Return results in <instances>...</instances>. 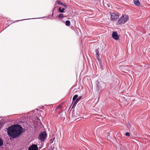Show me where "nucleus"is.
<instances>
[{
    "instance_id": "11",
    "label": "nucleus",
    "mask_w": 150,
    "mask_h": 150,
    "mask_svg": "<svg viewBox=\"0 0 150 150\" xmlns=\"http://www.w3.org/2000/svg\"><path fill=\"white\" fill-rule=\"evenodd\" d=\"M65 24L66 25L69 26L70 25V21L67 20L66 21Z\"/></svg>"
},
{
    "instance_id": "17",
    "label": "nucleus",
    "mask_w": 150,
    "mask_h": 150,
    "mask_svg": "<svg viewBox=\"0 0 150 150\" xmlns=\"http://www.w3.org/2000/svg\"><path fill=\"white\" fill-rule=\"evenodd\" d=\"M62 6L64 7L63 8L65 9L67 8V6L65 4H63Z\"/></svg>"
},
{
    "instance_id": "19",
    "label": "nucleus",
    "mask_w": 150,
    "mask_h": 150,
    "mask_svg": "<svg viewBox=\"0 0 150 150\" xmlns=\"http://www.w3.org/2000/svg\"><path fill=\"white\" fill-rule=\"evenodd\" d=\"M127 67H128V66H124V68L126 69H127L126 68Z\"/></svg>"
},
{
    "instance_id": "7",
    "label": "nucleus",
    "mask_w": 150,
    "mask_h": 150,
    "mask_svg": "<svg viewBox=\"0 0 150 150\" xmlns=\"http://www.w3.org/2000/svg\"><path fill=\"white\" fill-rule=\"evenodd\" d=\"M38 147L35 144H33L30 146L28 148V150H37Z\"/></svg>"
},
{
    "instance_id": "4",
    "label": "nucleus",
    "mask_w": 150,
    "mask_h": 150,
    "mask_svg": "<svg viewBox=\"0 0 150 150\" xmlns=\"http://www.w3.org/2000/svg\"><path fill=\"white\" fill-rule=\"evenodd\" d=\"M81 98V96H80L77 99L76 98V100L74 101H72V102L71 104V105H72V108H74L75 107L76 104L80 100Z\"/></svg>"
},
{
    "instance_id": "5",
    "label": "nucleus",
    "mask_w": 150,
    "mask_h": 150,
    "mask_svg": "<svg viewBox=\"0 0 150 150\" xmlns=\"http://www.w3.org/2000/svg\"><path fill=\"white\" fill-rule=\"evenodd\" d=\"M111 20L112 21H114L117 19L119 18V16L114 13H110Z\"/></svg>"
},
{
    "instance_id": "14",
    "label": "nucleus",
    "mask_w": 150,
    "mask_h": 150,
    "mask_svg": "<svg viewBox=\"0 0 150 150\" xmlns=\"http://www.w3.org/2000/svg\"><path fill=\"white\" fill-rule=\"evenodd\" d=\"M59 18H62L64 17V15L63 14H60L58 15Z\"/></svg>"
},
{
    "instance_id": "21",
    "label": "nucleus",
    "mask_w": 150,
    "mask_h": 150,
    "mask_svg": "<svg viewBox=\"0 0 150 150\" xmlns=\"http://www.w3.org/2000/svg\"><path fill=\"white\" fill-rule=\"evenodd\" d=\"M97 88H98V85H97Z\"/></svg>"
},
{
    "instance_id": "13",
    "label": "nucleus",
    "mask_w": 150,
    "mask_h": 150,
    "mask_svg": "<svg viewBox=\"0 0 150 150\" xmlns=\"http://www.w3.org/2000/svg\"><path fill=\"white\" fill-rule=\"evenodd\" d=\"M3 145V143L2 140L0 138V146Z\"/></svg>"
},
{
    "instance_id": "20",
    "label": "nucleus",
    "mask_w": 150,
    "mask_h": 150,
    "mask_svg": "<svg viewBox=\"0 0 150 150\" xmlns=\"http://www.w3.org/2000/svg\"><path fill=\"white\" fill-rule=\"evenodd\" d=\"M79 119V118H77L76 119V120H77V121H78V120H78Z\"/></svg>"
},
{
    "instance_id": "3",
    "label": "nucleus",
    "mask_w": 150,
    "mask_h": 150,
    "mask_svg": "<svg viewBox=\"0 0 150 150\" xmlns=\"http://www.w3.org/2000/svg\"><path fill=\"white\" fill-rule=\"evenodd\" d=\"M46 132H43L39 135V139L41 141H43L46 138Z\"/></svg>"
},
{
    "instance_id": "18",
    "label": "nucleus",
    "mask_w": 150,
    "mask_h": 150,
    "mask_svg": "<svg viewBox=\"0 0 150 150\" xmlns=\"http://www.w3.org/2000/svg\"><path fill=\"white\" fill-rule=\"evenodd\" d=\"M54 139H55V138H54L51 139L50 140V142L51 143H52L53 142Z\"/></svg>"
},
{
    "instance_id": "15",
    "label": "nucleus",
    "mask_w": 150,
    "mask_h": 150,
    "mask_svg": "<svg viewBox=\"0 0 150 150\" xmlns=\"http://www.w3.org/2000/svg\"><path fill=\"white\" fill-rule=\"evenodd\" d=\"M57 3L59 5H62V4H63L62 2H61L59 1H57Z\"/></svg>"
},
{
    "instance_id": "12",
    "label": "nucleus",
    "mask_w": 150,
    "mask_h": 150,
    "mask_svg": "<svg viewBox=\"0 0 150 150\" xmlns=\"http://www.w3.org/2000/svg\"><path fill=\"white\" fill-rule=\"evenodd\" d=\"M78 97V95H75L73 97V99H72V101H74Z\"/></svg>"
},
{
    "instance_id": "8",
    "label": "nucleus",
    "mask_w": 150,
    "mask_h": 150,
    "mask_svg": "<svg viewBox=\"0 0 150 150\" xmlns=\"http://www.w3.org/2000/svg\"><path fill=\"white\" fill-rule=\"evenodd\" d=\"M134 4L137 6H139L140 5V2L139 0H133Z\"/></svg>"
},
{
    "instance_id": "2",
    "label": "nucleus",
    "mask_w": 150,
    "mask_h": 150,
    "mask_svg": "<svg viewBox=\"0 0 150 150\" xmlns=\"http://www.w3.org/2000/svg\"><path fill=\"white\" fill-rule=\"evenodd\" d=\"M129 19V17L126 15H123L119 19L117 23V25L123 24L125 23Z\"/></svg>"
},
{
    "instance_id": "6",
    "label": "nucleus",
    "mask_w": 150,
    "mask_h": 150,
    "mask_svg": "<svg viewBox=\"0 0 150 150\" xmlns=\"http://www.w3.org/2000/svg\"><path fill=\"white\" fill-rule=\"evenodd\" d=\"M112 36L113 38L116 40L119 39V36L117 34V32H113L112 34Z\"/></svg>"
},
{
    "instance_id": "16",
    "label": "nucleus",
    "mask_w": 150,
    "mask_h": 150,
    "mask_svg": "<svg viewBox=\"0 0 150 150\" xmlns=\"http://www.w3.org/2000/svg\"><path fill=\"white\" fill-rule=\"evenodd\" d=\"M125 135L129 137L130 136V133L128 132H127L125 133Z\"/></svg>"
},
{
    "instance_id": "10",
    "label": "nucleus",
    "mask_w": 150,
    "mask_h": 150,
    "mask_svg": "<svg viewBox=\"0 0 150 150\" xmlns=\"http://www.w3.org/2000/svg\"><path fill=\"white\" fill-rule=\"evenodd\" d=\"M65 8H62L61 7H60L59 8V11L60 13H64V11Z\"/></svg>"
},
{
    "instance_id": "1",
    "label": "nucleus",
    "mask_w": 150,
    "mask_h": 150,
    "mask_svg": "<svg viewBox=\"0 0 150 150\" xmlns=\"http://www.w3.org/2000/svg\"><path fill=\"white\" fill-rule=\"evenodd\" d=\"M6 129L8 134L13 138L18 137L23 132V128L19 125H12Z\"/></svg>"
},
{
    "instance_id": "9",
    "label": "nucleus",
    "mask_w": 150,
    "mask_h": 150,
    "mask_svg": "<svg viewBox=\"0 0 150 150\" xmlns=\"http://www.w3.org/2000/svg\"><path fill=\"white\" fill-rule=\"evenodd\" d=\"M98 49L96 50L95 51L96 53V56L97 57V58H98L99 57V51H98Z\"/></svg>"
}]
</instances>
